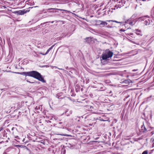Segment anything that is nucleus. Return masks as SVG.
Listing matches in <instances>:
<instances>
[{"mask_svg":"<svg viewBox=\"0 0 154 154\" xmlns=\"http://www.w3.org/2000/svg\"><path fill=\"white\" fill-rule=\"evenodd\" d=\"M30 76L36 79L43 82H45V81L42 77L41 74L38 72L35 71H30Z\"/></svg>","mask_w":154,"mask_h":154,"instance_id":"obj_1","label":"nucleus"},{"mask_svg":"<svg viewBox=\"0 0 154 154\" xmlns=\"http://www.w3.org/2000/svg\"><path fill=\"white\" fill-rule=\"evenodd\" d=\"M141 22L145 24L146 25H149L152 24L153 22L152 20H150L148 16L142 17L139 18L137 21Z\"/></svg>","mask_w":154,"mask_h":154,"instance_id":"obj_2","label":"nucleus"},{"mask_svg":"<svg viewBox=\"0 0 154 154\" xmlns=\"http://www.w3.org/2000/svg\"><path fill=\"white\" fill-rule=\"evenodd\" d=\"M112 52L108 50L107 51L106 53L102 55V58L103 60H105L110 57H111L113 55Z\"/></svg>","mask_w":154,"mask_h":154,"instance_id":"obj_3","label":"nucleus"},{"mask_svg":"<svg viewBox=\"0 0 154 154\" xmlns=\"http://www.w3.org/2000/svg\"><path fill=\"white\" fill-rule=\"evenodd\" d=\"M30 10H26V11H23L22 10H19L17 11H12L13 13L15 14H18L23 15L25 13H26L27 12H28Z\"/></svg>","mask_w":154,"mask_h":154,"instance_id":"obj_4","label":"nucleus"},{"mask_svg":"<svg viewBox=\"0 0 154 154\" xmlns=\"http://www.w3.org/2000/svg\"><path fill=\"white\" fill-rule=\"evenodd\" d=\"M67 146L70 149H73L75 147V145L72 143H69L68 144Z\"/></svg>","mask_w":154,"mask_h":154,"instance_id":"obj_5","label":"nucleus"},{"mask_svg":"<svg viewBox=\"0 0 154 154\" xmlns=\"http://www.w3.org/2000/svg\"><path fill=\"white\" fill-rule=\"evenodd\" d=\"M135 33L137 35L141 36L142 35L141 31L140 30H135Z\"/></svg>","mask_w":154,"mask_h":154,"instance_id":"obj_6","label":"nucleus"},{"mask_svg":"<svg viewBox=\"0 0 154 154\" xmlns=\"http://www.w3.org/2000/svg\"><path fill=\"white\" fill-rule=\"evenodd\" d=\"M30 72H23L20 73L21 74L25 75L26 76H29L30 75Z\"/></svg>","mask_w":154,"mask_h":154,"instance_id":"obj_7","label":"nucleus"},{"mask_svg":"<svg viewBox=\"0 0 154 154\" xmlns=\"http://www.w3.org/2000/svg\"><path fill=\"white\" fill-rule=\"evenodd\" d=\"M54 45H53L52 46H51L50 48L45 53V54H47L53 48V47L54 46Z\"/></svg>","mask_w":154,"mask_h":154,"instance_id":"obj_8","label":"nucleus"},{"mask_svg":"<svg viewBox=\"0 0 154 154\" xmlns=\"http://www.w3.org/2000/svg\"><path fill=\"white\" fill-rule=\"evenodd\" d=\"M100 21L101 22V23H100V25H107V23L105 22L102 21Z\"/></svg>","mask_w":154,"mask_h":154,"instance_id":"obj_9","label":"nucleus"},{"mask_svg":"<svg viewBox=\"0 0 154 154\" xmlns=\"http://www.w3.org/2000/svg\"><path fill=\"white\" fill-rule=\"evenodd\" d=\"M107 21L109 22H110V21H112V22H115V23H122L121 22H118V21H116V20H107Z\"/></svg>","mask_w":154,"mask_h":154,"instance_id":"obj_10","label":"nucleus"},{"mask_svg":"<svg viewBox=\"0 0 154 154\" xmlns=\"http://www.w3.org/2000/svg\"><path fill=\"white\" fill-rule=\"evenodd\" d=\"M130 80H126L123 81V83L126 84H128L130 83Z\"/></svg>","mask_w":154,"mask_h":154,"instance_id":"obj_11","label":"nucleus"},{"mask_svg":"<svg viewBox=\"0 0 154 154\" xmlns=\"http://www.w3.org/2000/svg\"><path fill=\"white\" fill-rule=\"evenodd\" d=\"M148 154V151H146V150L144 151L142 153V154Z\"/></svg>","mask_w":154,"mask_h":154,"instance_id":"obj_12","label":"nucleus"},{"mask_svg":"<svg viewBox=\"0 0 154 154\" xmlns=\"http://www.w3.org/2000/svg\"><path fill=\"white\" fill-rule=\"evenodd\" d=\"M89 39L90 40H91V38L89 37H88L86 38V41L87 42H89L88 41V40Z\"/></svg>","mask_w":154,"mask_h":154,"instance_id":"obj_13","label":"nucleus"},{"mask_svg":"<svg viewBox=\"0 0 154 154\" xmlns=\"http://www.w3.org/2000/svg\"><path fill=\"white\" fill-rule=\"evenodd\" d=\"M41 143H43L45 144V141L44 140L43 142H41Z\"/></svg>","mask_w":154,"mask_h":154,"instance_id":"obj_14","label":"nucleus"},{"mask_svg":"<svg viewBox=\"0 0 154 154\" xmlns=\"http://www.w3.org/2000/svg\"><path fill=\"white\" fill-rule=\"evenodd\" d=\"M3 129V128L2 127H1L0 128V132Z\"/></svg>","mask_w":154,"mask_h":154,"instance_id":"obj_15","label":"nucleus"},{"mask_svg":"<svg viewBox=\"0 0 154 154\" xmlns=\"http://www.w3.org/2000/svg\"><path fill=\"white\" fill-rule=\"evenodd\" d=\"M121 31H123V32H124L125 31V30H124V29H120V30Z\"/></svg>","mask_w":154,"mask_h":154,"instance_id":"obj_16","label":"nucleus"},{"mask_svg":"<svg viewBox=\"0 0 154 154\" xmlns=\"http://www.w3.org/2000/svg\"><path fill=\"white\" fill-rule=\"evenodd\" d=\"M40 54L42 55H46V54H45L42 53H40Z\"/></svg>","mask_w":154,"mask_h":154,"instance_id":"obj_17","label":"nucleus"},{"mask_svg":"<svg viewBox=\"0 0 154 154\" xmlns=\"http://www.w3.org/2000/svg\"><path fill=\"white\" fill-rule=\"evenodd\" d=\"M140 72L139 73H138L137 75H140Z\"/></svg>","mask_w":154,"mask_h":154,"instance_id":"obj_18","label":"nucleus"},{"mask_svg":"<svg viewBox=\"0 0 154 154\" xmlns=\"http://www.w3.org/2000/svg\"><path fill=\"white\" fill-rule=\"evenodd\" d=\"M25 140V139L24 138L23 139V142H24Z\"/></svg>","mask_w":154,"mask_h":154,"instance_id":"obj_19","label":"nucleus"},{"mask_svg":"<svg viewBox=\"0 0 154 154\" xmlns=\"http://www.w3.org/2000/svg\"><path fill=\"white\" fill-rule=\"evenodd\" d=\"M132 22H130L129 23V24H132Z\"/></svg>","mask_w":154,"mask_h":154,"instance_id":"obj_20","label":"nucleus"},{"mask_svg":"<svg viewBox=\"0 0 154 154\" xmlns=\"http://www.w3.org/2000/svg\"><path fill=\"white\" fill-rule=\"evenodd\" d=\"M142 1H143L144 2V1H146V0H142Z\"/></svg>","mask_w":154,"mask_h":154,"instance_id":"obj_21","label":"nucleus"},{"mask_svg":"<svg viewBox=\"0 0 154 154\" xmlns=\"http://www.w3.org/2000/svg\"><path fill=\"white\" fill-rule=\"evenodd\" d=\"M53 9L52 8H50V9H49V10H53Z\"/></svg>","mask_w":154,"mask_h":154,"instance_id":"obj_22","label":"nucleus"},{"mask_svg":"<svg viewBox=\"0 0 154 154\" xmlns=\"http://www.w3.org/2000/svg\"><path fill=\"white\" fill-rule=\"evenodd\" d=\"M54 10H59L58 9H53Z\"/></svg>","mask_w":154,"mask_h":154,"instance_id":"obj_23","label":"nucleus"},{"mask_svg":"<svg viewBox=\"0 0 154 154\" xmlns=\"http://www.w3.org/2000/svg\"><path fill=\"white\" fill-rule=\"evenodd\" d=\"M14 128H12V130H14Z\"/></svg>","mask_w":154,"mask_h":154,"instance_id":"obj_24","label":"nucleus"},{"mask_svg":"<svg viewBox=\"0 0 154 154\" xmlns=\"http://www.w3.org/2000/svg\"><path fill=\"white\" fill-rule=\"evenodd\" d=\"M27 82H29V83H30V82L29 81H27Z\"/></svg>","mask_w":154,"mask_h":154,"instance_id":"obj_25","label":"nucleus"},{"mask_svg":"<svg viewBox=\"0 0 154 154\" xmlns=\"http://www.w3.org/2000/svg\"><path fill=\"white\" fill-rule=\"evenodd\" d=\"M45 67V66H42V67Z\"/></svg>","mask_w":154,"mask_h":154,"instance_id":"obj_26","label":"nucleus"},{"mask_svg":"<svg viewBox=\"0 0 154 154\" xmlns=\"http://www.w3.org/2000/svg\"><path fill=\"white\" fill-rule=\"evenodd\" d=\"M54 23V21H52V22H51V23Z\"/></svg>","mask_w":154,"mask_h":154,"instance_id":"obj_27","label":"nucleus"},{"mask_svg":"<svg viewBox=\"0 0 154 154\" xmlns=\"http://www.w3.org/2000/svg\"><path fill=\"white\" fill-rule=\"evenodd\" d=\"M54 67L55 68H57V67H56V66H54Z\"/></svg>","mask_w":154,"mask_h":154,"instance_id":"obj_28","label":"nucleus"},{"mask_svg":"<svg viewBox=\"0 0 154 154\" xmlns=\"http://www.w3.org/2000/svg\"><path fill=\"white\" fill-rule=\"evenodd\" d=\"M48 23V22H46V23Z\"/></svg>","mask_w":154,"mask_h":154,"instance_id":"obj_29","label":"nucleus"},{"mask_svg":"<svg viewBox=\"0 0 154 154\" xmlns=\"http://www.w3.org/2000/svg\"><path fill=\"white\" fill-rule=\"evenodd\" d=\"M137 18H136V19H135V20H137Z\"/></svg>","mask_w":154,"mask_h":154,"instance_id":"obj_30","label":"nucleus"},{"mask_svg":"<svg viewBox=\"0 0 154 154\" xmlns=\"http://www.w3.org/2000/svg\"><path fill=\"white\" fill-rule=\"evenodd\" d=\"M137 18H136V19H135V20H137Z\"/></svg>","mask_w":154,"mask_h":154,"instance_id":"obj_31","label":"nucleus"},{"mask_svg":"<svg viewBox=\"0 0 154 154\" xmlns=\"http://www.w3.org/2000/svg\"><path fill=\"white\" fill-rule=\"evenodd\" d=\"M112 12V11H111V12Z\"/></svg>","mask_w":154,"mask_h":154,"instance_id":"obj_32","label":"nucleus"},{"mask_svg":"<svg viewBox=\"0 0 154 154\" xmlns=\"http://www.w3.org/2000/svg\"><path fill=\"white\" fill-rule=\"evenodd\" d=\"M110 11H110L109 10V11Z\"/></svg>","mask_w":154,"mask_h":154,"instance_id":"obj_33","label":"nucleus"},{"mask_svg":"<svg viewBox=\"0 0 154 154\" xmlns=\"http://www.w3.org/2000/svg\"><path fill=\"white\" fill-rule=\"evenodd\" d=\"M64 11H66V10H64Z\"/></svg>","mask_w":154,"mask_h":154,"instance_id":"obj_34","label":"nucleus"}]
</instances>
